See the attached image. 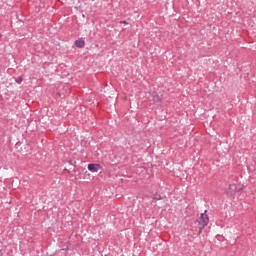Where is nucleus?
<instances>
[{"label": "nucleus", "instance_id": "obj_5", "mask_svg": "<svg viewBox=\"0 0 256 256\" xmlns=\"http://www.w3.org/2000/svg\"><path fill=\"white\" fill-rule=\"evenodd\" d=\"M75 45L79 48L82 49V47H85V41L83 40H76Z\"/></svg>", "mask_w": 256, "mask_h": 256}, {"label": "nucleus", "instance_id": "obj_7", "mask_svg": "<svg viewBox=\"0 0 256 256\" xmlns=\"http://www.w3.org/2000/svg\"><path fill=\"white\" fill-rule=\"evenodd\" d=\"M16 83H23V77H19L16 79Z\"/></svg>", "mask_w": 256, "mask_h": 256}, {"label": "nucleus", "instance_id": "obj_2", "mask_svg": "<svg viewBox=\"0 0 256 256\" xmlns=\"http://www.w3.org/2000/svg\"><path fill=\"white\" fill-rule=\"evenodd\" d=\"M101 169H103L101 164H89L88 165V170H90L91 173H98V171H101Z\"/></svg>", "mask_w": 256, "mask_h": 256}, {"label": "nucleus", "instance_id": "obj_9", "mask_svg": "<svg viewBox=\"0 0 256 256\" xmlns=\"http://www.w3.org/2000/svg\"><path fill=\"white\" fill-rule=\"evenodd\" d=\"M0 39H1V34H0Z\"/></svg>", "mask_w": 256, "mask_h": 256}, {"label": "nucleus", "instance_id": "obj_4", "mask_svg": "<svg viewBox=\"0 0 256 256\" xmlns=\"http://www.w3.org/2000/svg\"><path fill=\"white\" fill-rule=\"evenodd\" d=\"M150 101H153V103H161V96L159 94H152L150 97Z\"/></svg>", "mask_w": 256, "mask_h": 256}, {"label": "nucleus", "instance_id": "obj_3", "mask_svg": "<svg viewBox=\"0 0 256 256\" xmlns=\"http://www.w3.org/2000/svg\"><path fill=\"white\" fill-rule=\"evenodd\" d=\"M235 193H237V186L235 184H230L229 188L227 190V195H235Z\"/></svg>", "mask_w": 256, "mask_h": 256}, {"label": "nucleus", "instance_id": "obj_8", "mask_svg": "<svg viewBox=\"0 0 256 256\" xmlns=\"http://www.w3.org/2000/svg\"><path fill=\"white\" fill-rule=\"evenodd\" d=\"M123 23H124L125 25H127V21H123Z\"/></svg>", "mask_w": 256, "mask_h": 256}, {"label": "nucleus", "instance_id": "obj_6", "mask_svg": "<svg viewBox=\"0 0 256 256\" xmlns=\"http://www.w3.org/2000/svg\"><path fill=\"white\" fill-rule=\"evenodd\" d=\"M153 199H154L155 201H161L162 197H161V195H155V196L153 197Z\"/></svg>", "mask_w": 256, "mask_h": 256}, {"label": "nucleus", "instance_id": "obj_1", "mask_svg": "<svg viewBox=\"0 0 256 256\" xmlns=\"http://www.w3.org/2000/svg\"><path fill=\"white\" fill-rule=\"evenodd\" d=\"M207 225H209V216L207 215V211H205L204 213L201 214L200 216V220H199V235H201L203 229H205V227H207Z\"/></svg>", "mask_w": 256, "mask_h": 256}]
</instances>
